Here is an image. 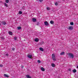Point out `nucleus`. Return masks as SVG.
<instances>
[{"label":"nucleus","instance_id":"f257e3e1","mask_svg":"<svg viewBox=\"0 0 78 78\" xmlns=\"http://www.w3.org/2000/svg\"><path fill=\"white\" fill-rule=\"evenodd\" d=\"M52 58L54 61H56V57H55V54H53L52 55Z\"/></svg>","mask_w":78,"mask_h":78},{"label":"nucleus","instance_id":"f03ea898","mask_svg":"<svg viewBox=\"0 0 78 78\" xmlns=\"http://www.w3.org/2000/svg\"><path fill=\"white\" fill-rule=\"evenodd\" d=\"M69 56L70 57L72 58H73V55L72 53H69Z\"/></svg>","mask_w":78,"mask_h":78},{"label":"nucleus","instance_id":"7ed1b4c3","mask_svg":"<svg viewBox=\"0 0 78 78\" xmlns=\"http://www.w3.org/2000/svg\"><path fill=\"white\" fill-rule=\"evenodd\" d=\"M44 25H46V26H48V25H49V24L46 21L44 22Z\"/></svg>","mask_w":78,"mask_h":78},{"label":"nucleus","instance_id":"20e7f679","mask_svg":"<svg viewBox=\"0 0 78 78\" xmlns=\"http://www.w3.org/2000/svg\"><path fill=\"white\" fill-rule=\"evenodd\" d=\"M73 27L72 26H69L68 28V29L70 30H73Z\"/></svg>","mask_w":78,"mask_h":78},{"label":"nucleus","instance_id":"39448f33","mask_svg":"<svg viewBox=\"0 0 78 78\" xmlns=\"http://www.w3.org/2000/svg\"><path fill=\"white\" fill-rule=\"evenodd\" d=\"M27 57L30 58V59H31V57H32V55L28 54L27 55Z\"/></svg>","mask_w":78,"mask_h":78},{"label":"nucleus","instance_id":"423d86ee","mask_svg":"<svg viewBox=\"0 0 78 78\" xmlns=\"http://www.w3.org/2000/svg\"><path fill=\"white\" fill-rule=\"evenodd\" d=\"M9 35H11V36H12V35H13V33H12V32H9Z\"/></svg>","mask_w":78,"mask_h":78},{"label":"nucleus","instance_id":"0eeeda50","mask_svg":"<svg viewBox=\"0 0 78 78\" xmlns=\"http://www.w3.org/2000/svg\"><path fill=\"white\" fill-rule=\"evenodd\" d=\"M39 50L40 51H44V49L42 48H39Z\"/></svg>","mask_w":78,"mask_h":78},{"label":"nucleus","instance_id":"6e6552de","mask_svg":"<svg viewBox=\"0 0 78 78\" xmlns=\"http://www.w3.org/2000/svg\"><path fill=\"white\" fill-rule=\"evenodd\" d=\"M32 21L33 22H36V19L35 18H33Z\"/></svg>","mask_w":78,"mask_h":78},{"label":"nucleus","instance_id":"1a4fd4ad","mask_svg":"<svg viewBox=\"0 0 78 78\" xmlns=\"http://www.w3.org/2000/svg\"><path fill=\"white\" fill-rule=\"evenodd\" d=\"M44 44V41H42L41 43H39V45H43Z\"/></svg>","mask_w":78,"mask_h":78},{"label":"nucleus","instance_id":"9d476101","mask_svg":"<svg viewBox=\"0 0 78 78\" xmlns=\"http://www.w3.org/2000/svg\"><path fill=\"white\" fill-rule=\"evenodd\" d=\"M34 40L35 42H38L39 41V39L37 38L35 39Z\"/></svg>","mask_w":78,"mask_h":78},{"label":"nucleus","instance_id":"9b49d317","mask_svg":"<svg viewBox=\"0 0 78 78\" xmlns=\"http://www.w3.org/2000/svg\"><path fill=\"white\" fill-rule=\"evenodd\" d=\"M41 69L42 71H43V72H44V71H45V69L42 67L41 68Z\"/></svg>","mask_w":78,"mask_h":78},{"label":"nucleus","instance_id":"f8f14e48","mask_svg":"<svg viewBox=\"0 0 78 78\" xmlns=\"http://www.w3.org/2000/svg\"><path fill=\"white\" fill-rule=\"evenodd\" d=\"M51 65L52 67H55V64L54 63H52Z\"/></svg>","mask_w":78,"mask_h":78},{"label":"nucleus","instance_id":"ddd939ff","mask_svg":"<svg viewBox=\"0 0 78 78\" xmlns=\"http://www.w3.org/2000/svg\"><path fill=\"white\" fill-rule=\"evenodd\" d=\"M50 23L51 24H53V23H54V22L53 21L51 20L50 21Z\"/></svg>","mask_w":78,"mask_h":78},{"label":"nucleus","instance_id":"4468645a","mask_svg":"<svg viewBox=\"0 0 78 78\" xmlns=\"http://www.w3.org/2000/svg\"><path fill=\"white\" fill-rule=\"evenodd\" d=\"M64 53H65L63 51L61 53L60 55H64Z\"/></svg>","mask_w":78,"mask_h":78},{"label":"nucleus","instance_id":"2eb2a0df","mask_svg":"<svg viewBox=\"0 0 78 78\" xmlns=\"http://www.w3.org/2000/svg\"><path fill=\"white\" fill-rule=\"evenodd\" d=\"M4 76H5V77H9V76H8V75L6 74H4Z\"/></svg>","mask_w":78,"mask_h":78},{"label":"nucleus","instance_id":"dca6fc26","mask_svg":"<svg viewBox=\"0 0 78 78\" xmlns=\"http://www.w3.org/2000/svg\"><path fill=\"white\" fill-rule=\"evenodd\" d=\"M26 77L27 78H31V76H30L29 75H27L26 76Z\"/></svg>","mask_w":78,"mask_h":78},{"label":"nucleus","instance_id":"f3484780","mask_svg":"<svg viewBox=\"0 0 78 78\" xmlns=\"http://www.w3.org/2000/svg\"><path fill=\"white\" fill-rule=\"evenodd\" d=\"M21 28L20 27H17V29L18 30H20L21 29Z\"/></svg>","mask_w":78,"mask_h":78},{"label":"nucleus","instance_id":"a211bd4d","mask_svg":"<svg viewBox=\"0 0 78 78\" xmlns=\"http://www.w3.org/2000/svg\"><path fill=\"white\" fill-rule=\"evenodd\" d=\"M73 71L74 73H75V72H76V69H74Z\"/></svg>","mask_w":78,"mask_h":78},{"label":"nucleus","instance_id":"6ab92c4d","mask_svg":"<svg viewBox=\"0 0 78 78\" xmlns=\"http://www.w3.org/2000/svg\"><path fill=\"white\" fill-rule=\"evenodd\" d=\"M47 10H50V7H47Z\"/></svg>","mask_w":78,"mask_h":78},{"label":"nucleus","instance_id":"aec40b11","mask_svg":"<svg viewBox=\"0 0 78 78\" xmlns=\"http://www.w3.org/2000/svg\"><path fill=\"white\" fill-rule=\"evenodd\" d=\"M70 24L71 25H73V23L71 22L70 23Z\"/></svg>","mask_w":78,"mask_h":78},{"label":"nucleus","instance_id":"412c9836","mask_svg":"<svg viewBox=\"0 0 78 78\" xmlns=\"http://www.w3.org/2000/svg\"><path fill=\"white\" fill-rule=\"evenodd\" d=\"M4 5H5V6H6V7H7L8 6V5L7 4H6V3H5Z\"/></svg>","mask_w":78,"mask_h":78},{"label":"nucleus","instance_id":"4be33fe9","mask_svg":"<svg viewBox=\"0 0 78 78\" xmlns=\"http://www.w3.org/2000/svg\"><path fill=\"white\" fill-rule=\"evenodd\" d=\"M19 14H22V12L21 11H20L19 12Z\"/></svg>","mask_w":78,"mask_h":78},{"label":"nucleus","instance_id":"5701e85b","mask_svg":"<svg viewBox=\"0 0 78 78\" xmlns=\"http://www.w3.org/2000/svg\"><path fill=\"white\" fill-rule=\"evenodd\" d=\"M3 25H6V22H3Z\"/></svg>","mask_w":78,"mask_h":78},{"label":"nucleus","instance_id":"b1692460","mask_svg":"<svg viewBox=\"0 0 78 78\" xmlns=\"http://www.w3.org/2000/svg\"><path fill=\"white\" fill-rule=\"evenodd\" d=\"M5 2H6V3H9V0H5Z\"/></svg>","mask_w":78,"mask_h":78},{"label":"nucleus","instance_id":"393cba45","mask_svg":"<svg viewBox=\"0 0 78 78\" xmlns=\"http://www.w3.org/2000/svg\"><path fill=\"white\" fill-rule=\"evenodd\" d=\"M17 37H14V40H17Z\"/></svg>","mask_w":78,"mask_h":78},{"label":"nucleus","instance_id":"a878e982","mask_svg":"<svg viewBox=\"0 0 78 78\" xmlns=\"http://www.w3.org/2000/svg\"><path fill=\"white\" fill-rule=\"evenodd\" d=\"M0 67H3V65H0Z\"/></svg>","mask_w":78,"mask_h":78},{"label":"nucleus","instance_id":"bb28decb","mask_svg":"<svg viewBox=\"0 0 78 78\" xmlns=\"http://www.w3.org/2000/svg\"><path fill=\"white\" fill-rule=\"evenodd\" d=\"M55 5H56V6H57L58 5V3L57 2L55 3Z\"/></svg>","mask_w":78,"mask_h":78},{"label":"nucleus","instance_id":"cd10ccee","mask_svg":"<svg viewBox=\"0 0 78 78\" xmlns=\"http://www.w3.org/2000/svg\"><path fill=\"white\" fill-rule=\"evenodd\" d=\"M39 2H42L43 1V0H38Z\"/></svg>","mask_w":78,"mask_h":78},{"label":"nucleus","instance_id":"c85d7f7f","mask_svg":"<svg viewBox=\"0 0 78 78\" xmlns=\"http://www.w3.org/2000/svg\"><path fill=\"white\" fill-rule=\"evenodd\" d=\"M38 62L39 63H40V62H41V61H40V60H38Z\"/></svg>","mask_w":78,"mask_h":78},{"label":"nucleus","instance_id":"c756f323","mask_svg":"<svg viewBox=\"0 0 78 78\" xmlns=\"http://www.w3.org/2000/svg\"><path fill=\"white\" fill-rule=\"evenodd\" d=\"M12 50H13V51H14V50H15V49H14V48H12Z\"/></svg>","mask_w":78,"mask_h":78},{"label":"nucleus","instance_id":"7c9ffc66","mask_svg":"<svg viewBox=\"0 0 78 78\" xmlns=\"http://www.w3.org/2000/svg\"><path fill=\"white\" fill-rule=\"evenodd\" d=\"M6 56H9L8 54H6Z\"/></svg>","mask_w":78,"mask_h":78},{"label":"nucleus","instance_id":"2f4dec72","mask_svg":"<svg viewBox=\"0 0 78 78\" xmlns=\"http://www.w3.org/2000/svg\"><path fill=\"white\" fill-rule=\"evenodd\" d=\"M68 71H70L71 70V69H68Z\"/></svg>","mask_w":78,"mask_h":78},{"label":"nucleus","instance_id":"473e14b6","mask_svg":"<svg viewBox=\"0 0 78 78\" xmlns=\"http://www.w3.org/2000/svg\"><path fill=\"white\" fill-rule=\"evenodd\" d=\"M21 67H22V68H23V67H24V66H21Z\"/></svg>","mask_w":78,"mask_h":78},{"label":"nucleus","instance_id":"72a5a7b5","mask_svg":"<svg viewBox=\"0 0 78 78\" xmlns=\"http://www.w3.org/2000/svg\"><path fill=\"white\" fill-rule=\"evenodd\" d=\"M77 69H78V66H77Z\"/></svg>","mask_w":78,"mask_h":78},{"label":"nucleus","instance_id":"f704fd0d","mask_svg":"<svg viewBox=\"0 0 78 78\" xmlns=\"http://www.w3.org/2000/svg\"><path fill=\"white\" fill-rule=\"evenodd\" d=\"M2 39H4V38H2Z\"/></svg>","mask_w":78,"mask_h":78},{"label":"nucleus","instance_id":"c9c22d12","mask_svg":"<svg viewBox=\"0 0 78 78\" xmlns=\"http://www.w3.org/2000/svg\"><path fill=\"white\" fill-rule=\"evenodd\" d=\"M1 25V24H0V25Z\"/></svg>","mask_w":78,"mask_h":78}]
</instances>
